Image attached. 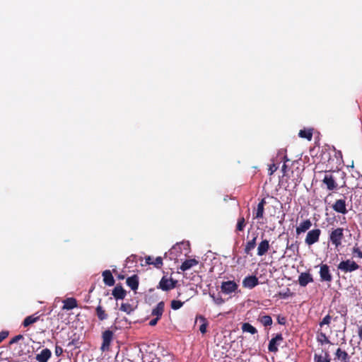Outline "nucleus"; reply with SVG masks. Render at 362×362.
<instances>
[{
    "instance_id": "1",
    "label": "nucleus",
    "mask_w": 362,
    "mask_h": 362,
    "mask_svg": "<svg viewBox=\"0 0 362 362\" xmlns=\"http://www.w3.org/2000/svg\"><path fill=\"white\" fill-rule=\"evenodd\" d=\"M344 238V229L343 228L332 227L328 230V242L335 249H339V247L342 246V242Z\"/></svg>"
},
{
    "instance_id": "2",
    "label": "nucleus",
    "mask_w": 362,
    "mask_h": 362,
    "mask_svg": "<svg viewBox=\"0 0 362 362\" xmlns=\"http://www.w3.org/2000/svg\"><path fill=\"white\" fill-rule=\"evenodd\" d=\"M114 332L112 330L107 329L102 332V344L100 346V350L103 352L109 351L110 350L111 343L114 339Z\"/></svg>"
},
{
    "instance_id": "3",
    "label": "nucleus",
    "mask_w": 362,
    "mask_h": 362,
    "mask_svg": "<svg viewBox=\"0 0 362 362\" xmlns=\"http://www.w3.org/2000/svg\"><path fill=\"white\" fill-rule=\"evenodd\" d=\"M359 265L351 259L341 261L337 266V269L344 273L354 272L359 269Z\"/></svg>"
},
{
    "instance_id": "4",
    "label": "nucleus",
    "mask_w": 362,
    "mask_h": 362,
    "mask_svg": "<svg viewBox=\"0 0 362 362\" xmlns=\"http://www.w3.org/2000/svg\"><path fill=\"white\" fill-rule=\"evenodd\" d=\"M177 281L173 278H167L163 276L157 286V288L161 289L163 291H168L177 286Z\"/></svg>"
},
{
    "instance_id": "5",
    "label": "nucleus",
    "mask_w": 362,
    "mask_h": 362,
    "mask_svg": "<svg viewBox=\"0 0 362 362\" xmlns=\"http://www.w3.org/2000/svg\"><path fill=\"white\" fill-rule=\"evenodd\" d=\"M322 182L326 185L327 190L334 191L337 189L338 185L337 183V179L333 173L326 172Z\"/></svg>"
},
{
    "instance_id": "6",
    "label": "nucleus",
    "mask_w": 362,
    "mask_h": 362,
    "mask_svg": "<svg viewBox=\"0 0 362 362\" xmlns=\"http://www.w3.org/2000/svg\"><path fill=\"white\" fill-rule=\"evenodd\" d=\"M321 233V230L319 228L309 230L305 238V243L307 245L310 246L317 243L320 240Z\"/></svg>"
},
{
    "instance_id": "7",
    "label": "nucleus",
    "mask_w": 362,
    "mask_h": 362,
    "mask_svg": "<svg viewBox=\"0 0 362 362\" xmlns=\"http://www.w3.org/2000/svg\"><path fill=\"white\" fill-rule=\"evenodd\" d=\"M319 274L321 281L331 282L332 281V275L330 272L329 267L327 264H320Z\"/></svg>"
},
{
    "instance_id": "8",
    "label": "nucleus",
    "mask_w": 362,
    "mask_h": 362,
    "mask_svg": "<svg viewBox=\"0 0 362 362\" xmlns=\"http://www.w3.org/2000/svg\"><path fill=\"white\" fill-rule=\"evenodd\" d=\"M238 285L234 281H223L221 285V290L225 294H230L235 292Z\"/></svg>"
},
{
    "instance_id": "9",
    "label": "nucleus",
    "mask_w": 362,
    "mask_h": 362,
    "mask_svg": "<svg viewBox=\"0 0 362 362\" xmlns=\"http://www.w3.org/2000/svg\"><path fill=\"white\" fill-rule=\"evenodd\" d=\"M259 284L258 278L256 276H247L243 280L244 288L252 289Z\"/></svg>"
},
{
    "instance_id": "10",
    "label": "nucleus",
    "mask_w": 362,
    "mask_h": 362,
    "mask_svg": "<svg viewBox=\"0 0 362 362\" xmlns=\"http://www.w3.org/2000/svg\"><path fill=\"white\" fill-rule=\"evenodd\" d=\"M283 337L281 334H277L274 338H272L269 343L268 350L270 352L276 353L278 351V343L283 341Z\"/></svg>"
},
{
    "instance_id": "11",
    "label": "nucleus",
    "mask_w": 362,
    "mask_h": 362,
    "mask_svg": "<svg viewBox=\"0 0 362 362\" xmlns=\"http://www.w3.org/2000/svg\"><path fill=\"white\" fill-rule=\"evenodd\" d=\"M332 209L337 213L346 214L348 211L346 209V204L345 199H337L332 205Z\"/></svg>"
},
{
    "instance_id": "12",
    "label": "nucleus",
    "mask_w": 362,
    "mask_h": 362,
    "mask_svg": "<svg viewBox=\"0 0 362 362\" xmlns=\"http://www.w3.org/2000/svg\"><path fill=\"white\" fill-rule=\"evenodd\" d=\"M298 284L300 286L305 287L309 283L313 282V276L309 272H302L298 276Z\"/></svg>"
},
{
    "instance_id": "13",
    "label": "nucleus",
    "mask_w": 362,
    "mask_h": 362,
    "mask_svg": "<svg viewBox=\"0 0 362 362\" xmlns=\"http://www.w3.org/2000/svg\"><path fill=\"white\" fill-rule=\"evenodd\" d=\"M52 356L51 351L46 348L42 349L40 354H37L35 358L39 362H47Z\"/></svg>"
},
{
    "instance_id": "14",
    "label": "nucleus",
    "mask_w": 362,
    "mask_h": 362,
    "mask_svg": "<svg viewBox=\"0 0 362 362\" xmlns=\"http://www.w3.org/2000/svg\"><path fill=\"white\" fill-rule=\"evenodd\" d=\"M311 226L312 222L310 219L304 220L296 227V233L297 235H300L308 230Z\"/></svg>"
},
{
    "instance_id": "15",
    "label": "nucleus",
    "mask_w": 362,
    "mask_h": 362,
    "mask_svg": "<svg viewBox=\"0 0 362 362\" xmlns=\"http://www.w3.org/2000/svg\"><path fill=\"white\" fill-rule=\"evenodd\" d=\"M270 245L269 242L267 240H262L257 247V255L258 256H263L264 255L268 250H269Z\"/></svg>"
},
{
    "instance_id": "16",
    "label": "nucleus",
    "mask_w": 362,
    "mask_h": 362,
    "mask_svg": "<svg viewBox=\"0 0 362 362\" xmlns=\"http://www.w3.org/2000/svg\"><path fill=\"white\" fill-rule=\"evenodd\" d=\"M112 294L117 300H122L125 298L127 292L121 285H117L112 290Z\"/></svg>"
},
{
    "instance_id": "17",
    "label": "nucleus",
    "mask_w": 362,
    "mask_h": 362,
    "mask_svg": "<svg viewBox=\"0 0 362 362\" xmlns=\"http://www.w3.org/2000/svg\"><path fill=\"white\" fill-rule=\"evenodd\" d=\"M103 282L106 286H112L115 284V279L112 272L110 270H105L102 273Z\"/></svg>"
},
{
    "instance_id": "18",
    "label": "nucleus",
    "mask_w": 362,
    "mask_h": 362,
    "mask_svg": "<svg viewBox=\"0 0 362 362\" xmlns=\"http://www.w3.org/2000/svg\"><path fill=\"white\" fill-rule=\"evenodd\" d=\"M63 310H70L78 306L77 300L74 298H67L63 300Z\"/></svg>"
},
{
    "instance_id": "19",
    "label": "nucleus",
    "mask_w": 362,
    "mask_h": 362,
    "mask_svg": "<svg viewBox=\"0 0 362 362\" xmlns=\"http://www.w3.org/2000/svg\"><path fill=\"white\" fill-rule=\"evenodd\" d=\"M257 237V234L253 233L252 239L247 242L245 247L244 249V252L246 255H251V251L257 245L256 242Z\"/></svg>"
},
{
    "instance_id": "20",
    "label": "nucleus",
    "mask_w": 362,
    "mask_h": 362,
    "mask_svg": "<svg viewBox=\"0 0 362 362\" xmlns=\"http://www.w3.org/2000/svg\"><path fill=\"white\" fill-rule=\"evenodd\" d=\"M126 283L128 286L131 288L132 291L136 292L139 287V277L136 274H134L127 279Z\"/></svg>"
},
{
    "instance_id": "21",
    "label": "nucleus",
    "mask_w": 362,
    "mask_h": 362,
    "mask_svg": "<svg viewBox=\"0 0 362 362\" xmlns=\"http://www.w3.org/2000/svg\"><path fill=\"white\" fill-rule=\"evenodd\" d=\"M165 303L163 301L159 302L157 305L152 310L151 315L160 319L164 312Z\"/></svg>"
},
{
    "instance_id": "22",
    "label": "nucleus",
    "mask_w": 362,
    "mask_h": 362,
    "mask_svg": "<svg viewBox=\"0 0 362 362\" xmlns=\"http://www.w3.org/2000/svg\"><path fill=\"white\" fill-rule=\"evenodd\" d=\"M100 301L101 300H100L99 305L95 308V315L100 321H103L107 319L108 314L104 308L100 305Z\"/></svg>"
},
{
    "instance_id": "23",
    "label": "nucleus",
    "mask_w": 362,
    "mask_h": 362,
    "mask_svg": "<svg viewBox=\"0 0 362 362\" xmlns=\"http://www.w3.org/2000/svg\"><path fill=\"white\" fill-rule=\"evenodd\" d=\"M198 263H199L198 261L195 259H186L184 262H182L180 269L182 272H185V271H187V270L191 269L194 266H196L197 264H198Z\"/></svg>"
},
{
    "instance_id": "24",
    "label": "nucleus",
    "mask_w": 362,
    "mask_h": 362,
    "mask_svg": "<svg viewBox=\"0 0 362 362\" xmlns=\"http://www.w3.org/2000/svg\"><path fill=\"white\" fill-rule=\"evenodd\" d=\"M257 320L264 327L271 326L273 322L272 317L267 315L260 314L257 318Z\"/></svg>"
},
{
    "instance_id": "25",
    "label": "nucleus",
    "mask_w": 362,
    "mask_h": 362,
    "mask_svg": "<svg viewBox=\"0 0 362 362\" xmlns=\"http://www.w3.org/2000/svg\"><path fill=\"white\" fill-rule=\"evenodd\" d=\"M39 319H40V315H37V313L30 315V316H28L24 319V320L23 322V327H27L33 325V323L36 322L37 321H38Z\"/></svg>"
},
{
    "instance_id": "26",
    "label": "nucleus",
    "mask_w": 362,
    "mask_h": 362,
    "mask_svg": "<svg viewBox=\"0 0 362 362\" xmlns=\"http://www.w3.org/2000/svg\"><path fill=\"white\" fill-rule=\"evenodd\" d=\"M336 357L344 362H347L349 361L350 356L347 354L346 351L341 350L340 348H338L335 353Z\"/></svg>"
},
{
    "instance_id": "27",
    "label": "nucleus",
    "mask_w": 362,
    "mask_h": 362,
    "mask_svg": "<svg viewBox=\"0 0 362 362\" xmlns=\"http://www.w3.org/2000/svg\"><path fill=\"white\" fill-rule=\"evenodd\" d=\"M241 329L243 332H248L251 334H255L257 333V329L249 322L243 323L242 325Z\"/></svg>"
},
{
    "instance_id": "28",
    "label": "nucleus",
    "mask_w": 362,
    "mask_h": 362,
    "mask_svg": "<svg viewBox=\"0 0 362 362\" xmlns=\"http://www.w3.org/2000/svg\"><path fill=\"white\" fill-rule=\"evenodd\" d=\"M298 136L301 138L306 139L308 141H311L313 138V130L309 129H301L298 133Z\"/></svg>"
},
{
    "instance_id": "29",
    "label": "nucleus",
    "mask_w": 362,
    "mask_h": 362,
    "mask_svg": "<svg viewBox=\"0 0 362 362\" xmlns=\"http://www.w3.org/2000/svg\"><path fill=\"white\" fill-rule=\"evenodd\" d=\"M120 310L126 313L127 314H131L134 310V308L130 303H123L120 306Z\"/></svg>"
},
{
    "instance_id": "30",
    "label": "nucleus",
    "mask_w": 362,
    "mask_h": 362,
    "mask_svg": "<svg viewBox=\"0 0 362 362\" xmlns=\"http://www.w3.org/2000/svg\"><path fill=\"white\" fill-rule=\"evenodd\" d=\"M210 297L212 298L213 301L216 305H222L225 303V300L222 298V296L218 293V295H215V293H209Z\"/></svg>"
},
{
    "instance_id": "31",
    "label": "nucleus",
    "mask_w": 362,
    "mask_h": 362,
    "mask_svg": "<svg viewBox=\"0 0 362 362\" xmlns=\"http://www.w3.org/2000/svg\"><path fill=\"white\" fill-rule=\"evenodd\" d=\"M246 226V221L243 216H240L236 225V231H243Z\"/></svg>"
},
{
    "instance_id": "32",
    "label": "nucleus",
    "mask_w": 362,
    "mask_h": 362,
    "mask_svg": "<svg viewBox=\"0 0 362 362\" xmlns=\"http://www.w3.org/2000/svg\"><path fill=\"white\" fill-rule=\"evenodd\" d=\"M315 362H330L329 355L327 352L325 353V356L315 355Z\"/></svg>"
},
{
    "instance_id": "33",
    "label": "nucleus",
    "mask_w": 362,
    "mask_h": 362,
    "mask_svg": "<svg viewBox=\"0 0 362 362\" xmlns=\"http://www.w3.org/2000/svg\"><path fill=\"white\" fill-rule=\"evenodd\" d=\"M351 253L354 257L362 259V247H360L358 244H355L352 248Z\"/></svg>"
},
{
    "instance_id": "34",
    "label": "nucleus",
    "mask_w": 362,
    "mask_h": 362,
    "mask_svg": "<svg viewBox=\"0 0 362 362\" xmlns=\"http://www.w3.org/2000/svg\"><path fill=\"white\" fill-rule=\"evenodd\" d=\"M264 207L262 206L257 205V208L255 212V215H254L255 218H262L264 216Z\"/></svg>"
},
{
    "instance_id": "35",
    "label": "nucleus",
    "mask_w": 362,
    "mask_h": 362,
    "mask_svg": "<svg viewBox=\"0 0 362 362\" xmlns=\"http://www.w3.org/2000/svg\"><path fill=\"white\" fill-rule=\"evenodd\" d=\"M286 249L288 250H291L293 253H295L296 252L298 253L299 251L298 241H296L294 243H292L291 245H288V243H287Z\"/></svg>"
},
{
    "instance_id": "36",
    "label": "nucleus",
    "mask_w": 362,
    "mask_h": 362,
    "mask_svg": "<svg viewBox=\"0 0 362 362\" xmlns=\"http://www.w3.org/2000/svg\"><path fill=\"white\" fill-rule=\"evenodd\" d=\"M183 302L180 300H173L170 303L171 308L178 310L183 305Z\"/></svg>"
},
{
    "instance_id": "37",
    "label": "nucleus",
    "mask_w": 362,
    "mask_h": 362,
    "mask_svg": "<svg viewBox=\"0 0 362 362\" xmlns=\"http://www.w3.org/2000/svg\"><path fill=\"white\" fill-rule=\"evenodd\" d=\"M293 293L291 292V290L289 288H286L285 291H281L278 293V296L281 298H286L288 297L292 296Z\"/></svg>"
},
{
    "instance_id": "38",
    "label": "nucleus",
    "mask_w": 362,
    "mask_h": 362,
    "mask_svg": "<svg viewBox=\"0 0 362 362\" xmlns=\"http://www.w3.org/2000/svg\"><path fill=\"white\" fill-rule=\"evenodd\" d=\"M332 320V316L330 315H327L320 322V326L322 327L324 325H329Z\"/></svg>"
},
{
    "instance_id": "39",
    "label": "nucleus",
    "mask_w": 362,
    "mask_h": 362,
    "mask_svg": "<svg viewBox=\"0 0 362 362\" xmlns=\"http://www.w3.org/2000/svg\"><path fill=\"white\" fill-rule=\"evenodd\" d=\"M151 264H153L155 267L160 269L163 266V259L161 257H157L153 262H152Z\"/></svg>"
},
{
    "instance_id": "40",
    "label": "nucleus",
    "mask_w": 362,
    "mask_h": 362,
    "mask_svg": "<svg viewBox=\"0 0 362 362\" xmlns=\"http://www.w3.org/2000/svg\"><path fill=\"white\" fill-rule=\"evenodd\" d=\"M203 320V323L199 327V331L202 334H205L206 332V328L208 326V322H206V319L204 317H202Z\"/></svg>"
},
{
    "instance_id": "41",
    "label": "nucleus",
    "mask_w": 362,
    "mask_h": 362,
    "mask_svg": "<svg viewBox=\"0 0 362 362\" xmlns=\"http://www.w3.org/2000/svg\"><path fill=\"white\" fill-rule=\"evenodd\" d=\"M24 339V337L22 334L16 335L11 339L10 344H12L14 343H17L18 341H20L21 339Z\"/></svg>"
},
{
    "instance_id": "42",
    "label": "nucleus",
    "mask_w": 362,
    "mask_h": 362,
    "mask_svg": "<svg viewBox=\"0 0 362 362\" xmlns=\"http://www.w3.org/2000/svg\"><path fill=\"white\" fill-rule=\"evenodd\" d=\"M54 354L57 356H60L63 354V349L61 346L56 345Z\"/></svg>"
},
{
    "instance_id": "43",
    "label": "nucleus",
    "mask_w": 362,
    "mask_h": 362,
    "mask_svg": "<svg viewBox=\"0 0 362 362\" xmlns=\"http://www.w3.org/2000/svg\"><path fill=\"white\" fill-rule=\"evenodd\" d=\"M277 169L278 167L276 164L273 163L270 165L269 168V175H272Z\"/></svg>"
},
{
    "instance_id": "44",
    "label": "nucleus",
    "mask_w": 362,
    "mask_h": 362,
    "mask_svg": "<svg viewBox=\"0 0 362 362\" xmlns=\"http://www.w3.org/2000/svg\"><path fill=\"white\" fill-rule=\"evenodd\" d=\"M8 335V331H1L0 332V343L4 340Z\"/></svg>"
},
{
    "instance_id": "45",
    "label": "nucleus",
    "mask_w": 362,
    "mask_h": 362,
    "mask_svg": "<svg viewBox=\"0 0 362 362\" xmlns=\"http://www.w3.org/2000/svg\"><path fill=\"white\" fill-rule=\"evenodd\" d=\"M160 319L159 318H154V319H152L150 322H149V325L151 326V327H153L155 326L157 323H158V321Z\"/></svg>"
},
{
    "instance_id": "46",
    "label": "nucleus",
    "mask_w": 362,
    "mask_h": 362,
    "mask_svg": "<svg viewBox=\"0 0 362 362\" xmlns=\"http://www.w3.org/2000/svg\"><path fill=\"white\" fill-rule=\"evenodd\" d=\"M152 262H153V259L150 256H148L146 257V264H151Z\"/></svg>"
},
{
    "instance_id": "47",
    "label": "nucleus",
    "mask_w": 362,
    "mask_h": 362,
    "mask_svg": "<svg viewBox=\"0 0 362 362\" xmlns=\"http://www.w3.org/2000/svg\"><path fill=\"white\" fill-rule=\"evenodd\" d=\"M278 322L281 325H284L286 322V319L284 317H278Z\"/></svg>"
},
{
    "instance_id": "48",
    "label": "nucleus",
    "mask_w": 362,
    "mask_h": 362,
    "mask_svg": "<svg viewBox=\"0 0 362 362\" xmlns=\"http://www.w3.org/2000/svg\"><path fill=\"white\" fill-rule=\"evenodd\" d=\"M266 200L265 199H262L258 204L259 206H264V205L266 204Z\"/></svg>"
},
{
    "instance_id": "49",
    "label": "nucleus",
    "mask_w": 362,
    "mask_h": 362,
    "mask_svg": "<svg viewBox=\"0 0 362 362\" xmlns=\"http://www.w3.org/2000/svg\"><path fill=\"white\" fill-rule=\"evenodd\" d=\"M358 337L360 338L361 340H362V327H360L358 328Z\"/></svg>"
},
{
    "instance_id": "50",
    "label": "nucleus",
    "mask_w": 362,
    "mask_h": 362,
    "mask_svg": "<svg viewBox=\"0 0 362 362\" xmlns=\"http://www.w3.org/2000/svg\"><path fill=\"white\" fill-rule=\"evenodd\" d=\"M118 279H124V275H122V274H119V275L118 276Z\"/></svg>"
},
{
    "instance_id": "51",
    "label": "nucleus",
    "mask_w": 362,
    "mask_h": 362,
    "mask_svg": "<svg viewBox=\"0 0 362 362\" xmlns=\"http://www.w3.org/2000/svg\"><path fill=\"white\" fill-rule=\"evenodd\" d=\"M286 168V165L284 164L283 166H282V170L285 171Z\"/></svg>"
},
{
    "instance_id": "52",
    "label": "nucleus",
    "mask_w": 362,
    "mask_h": 362,
    "mask_svg": "<svg viewBox=\"0 0 362 362\" xmlns=\"http://www.w3.org/2000/svg\"><path fill=\"white\" fill-rule=\"evenodd\" d=\"M300 180H301V179H300L299 177H298L296 178V182H300Z\"/></svg>"
},
{
    "instance_id": "53",
    "label": "nucleus",
    "mask_w": 362,
    "mask_h": 362,
    "mask_svg": "<svg viewBox=\"0 0 362 362\" xmlns=\"http://www.w3.org/2000/svg\"><path fill=\"white\" fill-rule=\"evenodd\" d=\"M321 336L324 337L325 339H327L326 335L323 333H321Z\"/></svg>"
},
{
    "instance_id": "54",
    "label": "nucleus",
    "mask_w": 362,
    "mask_h": 362,
    "mask_svg": "<svg viewBox=\"0 0 362 362\" xmlns=\"http://www.w3.org/2000/svg\"><path fill=\"white\" fill-rule=\"evenodd\" d=\"M18 354L21 356V355L25 354V353H23V352L21 353V352H19Z\"/></svg>"
}]
</instances>
